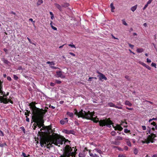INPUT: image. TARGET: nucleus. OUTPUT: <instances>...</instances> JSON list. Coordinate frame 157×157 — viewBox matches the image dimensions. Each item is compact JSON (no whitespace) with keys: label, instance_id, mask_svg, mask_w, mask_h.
<instances>
[{"label":"nucleus","instance_id":"1","mask_svg":"<svg viewBox=\"0 0 157 157\" xmlns=\"http://www.w3.org/2000/svg\"><path fill=\"white\" fill-rule=\"evenodd\" d=\"M74 114L78 116V117H81L83 119L90 120L93 121L94 122L97 123L99 122L100 126L103 127L107 126L109 128L111 127V124H113V122L111 121L109 118L101 120H98V119L97 117L94 118V112H90L88 111L87 112L81 109L79 112H78L76 109H75Z\"/></svg>","mask_w":157,"mask_h":157},{"label":"nucleus","instance_id":"2","mask_svg":"<svg viewBox=\"0 0 157 157\" xmlns=\"http://www.w3.org/2000/svg\"><path fill=\"white\" fill-rule=\"evenodd\" d=\"M67 141H69L68 140L65 139V138L63 136H60L56 134L53 136L47 142V148H49L52 147V144H54L56 145L60 146V144L62 145L63 142L64 143Z\"/></svg>","mask_w":157,"mask_h":157},{"label":"nucleus","instance_id":"3","mask_svg":"<svg viewBox=\"0 0 157 157\" xmlns=\"http://www.w3.org/2000/svg\"><path fill=\"white\" fill-rule=\"evenodd\" d=\"M46 113L40 114H39L32 116V119L33 121L36 123L37 126L39 128H40L41 127L43 128L44 121L43 120L44 115Z\"/></svg>","mask_w":157,"mask_h":157},{"label":"nucleus","instance_id":"4","mask_svg":"<svg viewBox=\"0 0 157 157\" xmlns=\"http://www.w3.org/2000/svg\"><path fill=\"white\" fill-rule=\"evenodd\" d=\"M76 154L75 152H73L72 149L69 145H67L63 149V154L59 157H73Z\"/></svg>","mask_w":157,"mask_h":157},{"label":"nucleus","instance_id":"5","mask_svg":"<svg viewBox=\"0 0 157 157\" xmlns=\"http://www.w3.org/2000/svg\"><path fill=\"white\" fill-rule=\"evenodd\" d=\"M36 102H32L29 104L30 108L32 110L33 116L42 113H46L47 112V109H40L37 108L35 105Z\"/></svg>","mask_w":157,"mask_h":157},{"label":"nucleus","instance_id":"6","mask_svg":"<svg viewBox=\"0 0 157 157\" xmlns=\"http://www.w3.org/2000/svg\"><path fill=\"white\" fill-rule=\"evenodd\" d=\"M156 137V136L155 134L151 133L150 135H149L147 136V140L149 142V143L150 142L153 143L154 142V140H155V138Z\"/></svg>","mask_w":157,"mask_h":157},{"label":"nucleus","instance_id":"7","mask_svg":"<svg viewBox=\"0 0 157 157\" xmlns=\"http://www.w3.org/2000/svg\"><path fill=\"white\" fill-rule=\"evenodd\" d=\"M97 73L100 75L99 76H98L99 77V80L102 81V80L103 79H104L105 80H107V78L102 73L99 72V71H97Z\"/></svg>","mask_w":157,"mask_h":157},{"label":"nucleus","instance_id":"8","mask_svg":"<svg viewBox=\"0 0 157 157\" xmlns=\"http://www.w3.org/2000/svg\"><path fill=\"white\" fill-rule=\"evenodd\" d=\"M107 106L110 107H113L119 109H122L123 108L121 106H118L115 105L112 102H108L107 104Z\"/></svg>","mask_w":157,"mask_h":157},{"label":"nucleus","instance_id":"9","mask_svg":"<svg viewBox=\"0 0 157 157\" xmlns=\"http://www.w3.org/2000/svg\"><path fill=\"white\" fill-rule=\"evenodd\" d=\"M56 74L57 77H60L61 78H65V75L63 74V72L61 71H57Z\"/></svg>","mask_w":157,"mask_h":157},{"label":"nucleus","instance_id":"10","mask_svg":"<svg viewBox=\"0 0 157 157\" xmlns=\"http://www.w3.org/2000/svg\"><path fill=\"white\" fill-rule=\"evenodd\" d=\"M113 124H112V126L114 128L115 130H118L119 131H121L123 130V128H122L120 125L117 124L116 126L115 127Z\"/></svg>","mask_w":157,"mask_h":157},{"label":"nucleus","instance_id":"11","mask_svg":"<svg viewBox=\"0 0 157 157\" xmlns=\"http://www.w3.org/2000/svg\"><path fill=\"white\" fill-rule=\"evenodd\" d=\"M63 132L67 134H74V131L73 130H68L67 129H64Z\"/></svg>","mask_w":157,"mask_h":157},{"label":"nucleus","instance_id":"12","mask_svg":"<svg viewBox=\"0 0 157 157\" xmlns=\"http://www.w3.org/2000/svg\"><path fill=\"white\" fill-rule=\"evenodd\" d=\"M139 63L140 64L142 65L144 67H146L149 70H151V68L148 65H147L144 63L142 62L141 61H140L139 62Z\"/></svg>","mask_w":157,"mask_h":157},{"label":"nucleus","instance_id":"13","mask_svg":"<svg viewBox=\"0 0 157 157\" xmlns=\"http://www.w3.org/2000/svg\"><path fill=\"white\" fill-rule=\"evenodd\" d=\"M87 154V152L85 151H83L82 152H80L78 155L79 157H85L86 155Z\"/></svg>","mask_w":157,"mask_h":157},{"label":"nucleus","instance_id":"14","mask_svg":"<svg viewBox=\"0 0 157 157\" xmlns=\"http://www.w3.org/2000/svg\"><path fill=\"white\" fill-rule=\"evenodd\" d=\"M68 122V120L67 118H65L64 119H62L60 121V123L61 124L63 125L66 123Z\"/></svg>","mask_w":157,"mask_h":157},{"label":"nucleus","instance_id":"15","mask_svg":"<svg viewBox=\"0 0 157 157\" xmlns=\"http://www.w3.org/2000/svg\"><path fill=\"white\" fill-rule=\"evenodd\" d=\"M54 5L56 7L59 9L60 11H62V7L59 4L56 3L54 4Z\"/></svg>","mask_w":157,"mask_h":157},{"label":"nucleus","instance_id":"16","mask_svg":"<svg viewBox=\"0 0 157 157\" xmlns=\"http://www.w3.org/2000/svg\"><path fill=\"white\" fill-rule=\"evenodd\" d=\"M125 141L127 145L131 147V144L130 142V140L128 139H125Z\"/></svg>","mask_w":157,"mask_h":157},{"label":"nucleus","instance_id":"17","mask_svg":"<svg viewBox=\"0 0 157 157\" xmlns=\"http://www.w3.org/2000/svg\"><path fill=\"white\" fill-rule=\"evenodd\" d=\"M89 153L90 155L92 157H99L98 155H96V154H93L91 153V150H89Z\"/></svg>","mask_w":157,"mask_h":157},{"label":"nucleus","instance_id":"18","mask_svg":"<svg viewBox=\"0 0 157 157\" xmlns=\"http://www.w3.org/2000/svg\"><path fill=\"white\" fill-rule=\"evenodd\" d=\"M111 143L112 144H115L116 145H119L120 144L121 142L118 141H112L111 142Z\"/></svg>","mask_w":157,"mask_h":157},{"label":"nucleus","instance_id":"19","mask_svg":"<svg viewBox=\"0 0 157 157\" xmlns=\"http://www.w3.org/2000/svg\"><path fill=\"white\" fill-rule=\"evenodd\" d=\"M94 151H95L96 152L99 153L100 154L101 156V157H102V156L101 155V154H102L103 153V152L101 150L97 148H95L94 149Z\"/></svg>","mask_w":157,"mask_h":157},{"label":"nucleus","instance_id":"20","mask_svg":"<svg viewBox=\"0 0 157 157\" xmlns=\"http://www.w3.org/2000/svg\"><path fill=\"white\" fill-rule=\"evenodd\" d=\"M1 59L4 63L8 64L10 63V62L8 60L6 59L5 58H2Z\"/></svg>","mask_w":157,"mask_h":157},{"label":"nucleus","instance_id":"21","mask_svg":"<svg viewBox=\"0 0 157 157\" xmlns=\"http://www.w3.org/2000/svg\"><path fill=\"white\" fill-rule=\"evenodd\" d=\"M125 104L126 105H128L129 106H131L132 105V104L128 100L126 101L125 102Z\"/></svg>","mask_w":157,"mask_h":157},{"label":"nucleus","instance_id":"22","mask_svg":"<svg viewBox=\"0 0 157 157\" xmlns=\"http://www.w3.org/2000/svg\"><path fill=\"white\" fill-rule=\"evenodd\" d=\"M3 101L2 102L4 104H6L8 103L9 99H7L6 98H2Z\"/></svg>","mask_w":157,"mask_h":157},{"label":"nucleus","instance_id":"23","mask_svg":"<svg viewBox=\"0 0 157 157\" xmlns=\"http://www.w3.org/2000/svg\"><path fill=\"white\" fill-rule=\"evenodd\" d=\"M127 123L125 121H121V125L123 126L124 127H127Z\"/></svg>","mask_w":157,"mask_h":157},{"label":"nucleus","instance_id":"24","mask_svg":"<svg viewBox=\"0 0 157 157\" xmlns=\"http://www.w3.org/2000/svg\"><path fill=\"white\" fill-rule=\"evenodd\" d=\"M67 114L71 118H72L73 117L74 114L72 113H71L69 112H67Z\"/></svg>","mask_w":157,"mask_h":157},{"label":"nucleus","instance_id":"25","mask_svg":"<svg viewBox=\"0 0 157 157\" xmlns=\"http://www.w3.org/2000/svg\"><path fill=\"white\" fill-rule=\"evenodd\" d=\"M110 7L111 8V11L112 12H114V10L115 9V8L113 6V3H111L110 5Z\"/></svg>","mask_w":157,"mask_h":157},{"label":"nucleus","instance_id":"26","mask_svg":"<svg viewBox=\"0 0 157 157\" xmlns=\"http://www.w3.org/2000/svg\"><path fill=\"white\" fill-rule=\"evenodd\" d=\"M61 5L62 7L66 8L69 6V4L68 3H65Z\"/></svg>","mask_w":157,"mask_h":157},{"label":"nucleus","instance_id":"27","mask_svg":"<svg viewBox=\"0 0 157 157\" xmlns=\"http://www.w3.org/2000/svg\"><path fill=\"white\" fill-rule=\"evenodd\" d=\"M137 7V5H135L131 8V10L133 12H134L136 9Z\"/></svg>","mask_w":157,"mask_h":157},{"label":"nucleus","instance_id":"28","mask_svg":"<svg viewBox=\"0 0 157 157\" xmlns=\"http://www.w3.org/2000/svg\"><path fill=\"white\" fill-rule=\"evenodd\" d=\"M43 3V0H38L36 4L38 6L40 5Z\"/></svg>","mask_w":157,"mask_h":157},{"label":"nucleus","instance_id":"29","mask_svg":"<svg viewBox=\"0 0 157 157\" xmlns=\"http://www.w3.org/2000/svg\"><path fill=\"white\" fill-rule=\"evenodd\" d=\"M137 52L139 53H141L143 52L144 49L142 48H138L137 49Z\"/></svg>","mask_w":157,"mask_h":157},{"label":"nucleus","instance_id":"30","mask_svg":"<svg viewBox=\"0 0 157 157\" xmlns=\"http://www.w3.org/2000/svg\"><path fill=\"white\" fill-rule=\"evenodd\" d=\"M46 129L48 130H52V126L51 125H49L46 127Z\"/></svg>","mask_w":157,"mask_h":157},{"label":"nucleus","instance_id":"31","mask_svg":"<svg viewBox=\"0 0 157 157\" xmlns=\"http://www.w3.org/2000/svg\"><path fill=\"white\" fill-rule=\"evenodd\" d=\"M142 142L143 144L146 143L148 144L149 143V142L147 139H145L144 141H142Z\"/></svg>","mask_w":157,"mask_h":157},{"label":"nucleus","instance_id":"32","mask_svg":"<svg viewBox=\"0 0 157 157\" xmlns=\"http://www.w3.org/2000/svg\"><path fill=\"white\" fill-rule=\"evenodd\" d=\"M135 155H137L138 152V150L137 148H135L133 151Z\"/></svg>","mask_w":157,"mask_h":157},{"label":"nucleus","instance_id":"33","mask_svg":"<svg viewBox=\"0 0 157 157\" xmlns=\"http://www.w3.org/2000/svg\"><path fill=\"white\" fill-rule=\"evenodd\" d=\"M124 132L126 133H130V131L129 130H128L127 128H125L124 129Z\"/></svg>","mask_w":157,"mask_h":157},{"label":"nucleus","instance_id":"34","mask_svg":"<svg viewBox=\"0 0 157 157\" xmlns=\"http://www.w3.org/2000/svg\"><path fill=\"white\" fill-rule=\"evenodd\" d=\"M27 112L25 113V115L26 116H29V114L30 113V111H28L27 110H26Z\"/></svg>","mask_w":157,"mask_h":157},{"label":"nucleus","instance_id":"35","mask_svg":"<svg viewBox=\"0 0 157 157\" xmlns=\"http://www.w3.org/2000/svg\"><path fill=\"white\" fill-rule=\"evenodd\" d=\"M122 140V137L120 136H117V138L116 139V140Z\"/></svg>","mask_w":157,"mask_h":157},{"label":"nucleus","instance_id":"36","mask_svg":"<svg viewBox=\"0 0 157 157\" xmlns=\"http://www.w3.org/2000/svg\"><path fill=\"white\" fill-rule=\"evenodd\" d=\"M116 132L114 131H113L111 132V134L112 136H115L116 135Z\"/></svg>","mask_w":157,"mask_h":157},{"label":"nucleus","instance_id":"37","mask_svg":"<svg viewBox=\"0 0 157 157\" xmlns=\"http://www.w3.org/2000/svg\"><path fill=\"white\" fill-rule=\"evenodd\" d=\"M33 126H34L33 129L34 130H36V128H37V125H36V123H35L33 124Z\"/></svg>","mask_w":157,"mask_h":157},{"label":"nucleus","instance_id":"38","mask_svg":"<svg viewBox=\"0 0 157 157\" xmlns=\"http://www.w3.org/2000/svg\"><path fill=\"white\" fill-rule=\"evenodd\" d=\"M5 146H7V144L5 143H4L1 144H0V147H3Z\"/></svg>","mask_w":157,"mask_h":157},{"label":"nucleus","instance_id":"39","mask_svg":"<svg viewBox=\"0 0 157 157\" xmlns=\"http://www.w3.org/2000/svg\"><path fill=\"white\" fill-rule=\"evenodd\" d=\"M13 78H14V79L15 80H18V78L16 75H13Z\"/></svg>","mask_w":157,"mask_h":157},{"label":"nucleus","instance_id":"40","mask_svg":"<svg viewBox=\"0 0 157 157\" xmlns=\"http://www.w3.org/2000/svg\"><path fill=\"white\" fill-rule=\"evenodd\" d=\"M122 21L123 24L126 26H127L128 25L126 23V22H125L124 20H122Z\"/></svg>","mask_w":157,"mask_h":157},{"label":"nucleus","instance_id":"41","mask_svg":"<svg viewBox=\"0 0 157 157\" xmlns=\"http://www.w3.org/2000/svg\"><path fill=\"white\" fill-rule=\"evenodd\" d=\"M72 44H73V43H72ZM68 45L71 47L72 48H76V47H75V45H74L73 44H68Z\"/></svg>","mask_w":157,"mask_h":157},{"label":"nucleus","instance_id":"42","mask_svg":"<svg viewBox=\"0 0 157 157\" xmlns=\"http://www.w3.org/2000/svg\"><path fill=\"white\" fill-rule=\"evenodd\" d=\"M55 82L56 83L58 84H60L61 83V81L58 80H56Z\"/></svg>","mask_w":157,"mask_h":157},{"label":"nucleus","instance_id":"43","mask_svg":"<svg viewBox=\"0 0 157 157\" xmlns=\"http://www.w3.org/2000/svg\"><path fill=\"white\" fill-rule=\"evenodd\" d=\"M0 136H4V133L0 130Z\"/></svg>","mask_w":157,"mask_h":157},{"label":"nucleus","instance_id":"44","mask_svg":"<svg viewBox=\"0 0 157 157\" xmlns=\"http://www.w3.org/2000/svg\"><path fill=\"white\" fill-rule=\"evenodd\" d=\"M151 66H152V67H155V68H156V64L154 63H151Z\"/></svg>","mask_w":157,"mask_h":157},{"label":"nucleus","instance_id":"45","mask_svg":"<svg viewBox=\"0 0 157 157\" xmlns=\"http://www.w3.org/2000/svg\"><path fill=\"white\" fill-rule=\"evenodd\" d=\"M46 63H47L49 64H50V63H52L53 64V65H54L55 64L54 62L53 61H52L51 62H50V61H47L46 62Z\"/></svg>","mask_w":157,"mask_h":157},{"label":"nucleus","instance_id":"46","mask_svg":"<svg viewBox=\"0 0 157 157\" xmlns=\"http://www.w3.org/2000/svg\"><path fill=\"white\" fill-rule=\"evenodd\" d=\"M125 78H126V79H127L128 80H130V78L129 77V76L128 75H125Z\"/></svg>","mask_w":157,"mask_h":157},{"label":"nucleus","instance_id":"47","mask_svg":"<svg viewBox=\"0 0 157 157\" xmlns=\"http://www.w3.org/2000/svg\"><path fill=\"white\" fill-rule=\"evenodd\" d=\"M129 46L131 48L133 49L134 48V46L130 44H128Z\"/></svg>","mask_w":157,"mask_h":157},{"label":"nucleus","instance_id":"48","mask_svg":"<svg viewBox=\"0 0 157 157\" xmlns=\"http://www.w3.org/2000/svg\"><path fill=\"white\" fill-rule=\"evenodd\" d=\"M51 28H52V29H54V30H57V28L55 27H54V26H53V25H52V26H51Z\"/></svg>","mask_w":157,"mask_h":157},{"label":"nucleus","instance_id":"49","mask_svg":"<svg viewBox=\"0 0 157 157\" xmlns=\"http://www.w3.org/2000/svg\"><path fill=\"white\" fill-rule=\"evenodd\" d=\"M117 149L118 150L120 151H123V149L119 147H117Z\"/></svg>","mask_w":157,"mask_h":157},{"label":"nucleus","instance_id":"50","mask_svg":"<svg viewBox=\"0 0 157 157\" xmlns=\"http://www.w3.org/2000/svg\"><path fill=\"white\" fill-rule=\"evenodd\" d=\"M21 129L24 132V133H25V129L24 127L22 126L21 127Z\"/></svg>","mask_w":157,"mask_h":157},{"label":"nucleus","instance_id":"51","mask_svg":"<svg viewBox=\"0 0 157 157\" xmlns=\"http://www.w3.org/2000/svg\"><path fill=\"white\" fill-rule=\"evenodd\" d=\"M148 6V4H146L145 5V6H144V7L143 8V10H145L147 7Z\"/></svg>","mask_w":157,"mask_h":157},{"label":"nucleus","instance_id":"52","mask_svg":"<svg viewBox=\"0 0 157 157\" xmlns=\"http://www.w3.org/2000/svg\"><path fill=\"white\" fill-rule=\"evenodd\" d=\"M124 149L125 151H127L128 150V147L127 146H125L124 147Z\"/></svg>","mask_w":157,"mask_h":157},{"label":"nucleus","instance_id":"53","mask_svg":"<svg viewBox=\"0 0 157 157\" xmlns=\"http://www.w3.org/2000/svg\"><path fill=\"white\" fill-rule=\"evenodd\" d=\"M7 79L9 81H11V78L10 76H7Z\"/></svg>","mask_w":157,"mask_h":157},{"label":"nucleus","instance_id":"54","mask_svg":"<svg viewBox=\"0 0 157 157\" xmlns=\"http://www.w3.org/2000/svg\"><path fill=\"white\" fill-rule=\"evenodd\" d=\"M142 128L144 130H145L146 129V128L145 126H142Z\"/></svg>","mask_w":157,"mask_h":157},{"label":"nucleus","instance_id":"55","mask_svg":"<svg viewBox=\"0 0 157 157\" xmlns=\"http://www.w3.org/2000/svg\"><path fill=\"white\" fill-rule=\"evenodd\" d=\"M2 98H3V97H2V96H1L0 97V101L1 103L2 102V101H3Z\"/></svg>","mask_w":157,"mask_h":157},{"label":"nucleus","instance_id":"56","mask_svg":"<svg viewBox=\"0 0 157 157\" xmlns=\"http://www.w3.org/2000/svg\"><path fill=\"white\" fill-rule=\"evenodd\" d=\"M152 0H149L147 2V4H148H148H150V3L151 2H152Z\"/></svg>","mask_w":157,"mask_h":157},{"label":"nucleus","instance_id":"57","mask_svg":"<svg viewBox=\"0 0 157 157\" xmlns=\"http://www.w3.org/2000/svg\"><path fill=\"white\" fill-rule=\"evenodd\" d=\"M22 155L24 157H27V155L24 152H22Z\"/></svg>","mask_w":157,"mask_h":157},{"label":"nucleus","instance_id":"58","mask_svg":"<svg viewBox=\"0 0 157 157\" xmlns=\"http://www.w3.org/2000/svg\"><path fill=\"white\" fill-rule=\"evenodd\" d=\"M50 85L52 86H54L55 85V84L53 82H51L50 83Z\"/></svg>","mask_w":157,"mask_h":157},{"label":"nucleus","instance_id":"59","mask_svg":"<svg viewBox=\"0 0 157 157\" xmlns=\"http://www.w3.org/2000/svg\"><path fill=\"white\" fill-rule=\"evenodd\" d=\"M3 50L6 52V54L7 53L8 50L7 49H6V48H4L3 49Z\"/></svg>","mask_w":157,"mask_h":157},{"label":"nucleus","instance_id":"60","mask_svg":"<svg viewBox=\"0 0 157 157\" xmlns=\"http://www.w3.org/2000/svg\"><path fill=\"white\" fill-rule=\"evenodd\" d=\"M147 62L148 63H150L151 62V61L150 59H149L148 58H147Z\"/></svg>","mask_w":157,"mask_h":157},{"label":"nucleus","instance_id":"61","mask_svg":"<svg viewBox=\"0 0 157 157\" xmlns=\"http://www.w3.org/2000/svg\"><path fill=\"white\" fill-rule=\"evenodd\" d=\"M26 121L27 122H29V118L27 116H26Z\"/></svg>","mask_w":157,"mask_h":157},{"label":"nucleus","instance_id":"62","mask_svg":"<svg viewBox=\"0 0 157 157\" xmlns=\"http://www.w3.org/2000/svg\"><path fill=\"white\" fill-rule=\"evenodd\" d=\"M151 124L153 125L154 126L156 124V123L155 122L153 121L151 123Z\"/></svg>","mask_w":157,"mask_h":157},{"label":"nucleus","instance_id":"63","mask_svg":"<svg viewBox=\"0 0 157 157\" xmlns=\"http://www.w3.org/2000/svg\"><path fill=\"white\" fill-rule=\"evenodd\" d=\"M69 54H70V55H72V56H75V54H74V53H73L72 52H70L69 53Z\"/></svg>","mask_w":157,"mask_h":157},{"label":"nucleus","instance_id":"64","mask_svg":"<svg viewBox=\"0 0 157 157\" xmlns=\"http://www.w3.org/2000/svg\"><path fill=\"white\" fill-rule=\"evenodd\" d=\"M88 150L87 148V147H85L84 149V150L83 151H88L89 150Z\"/></svg>","mask_w":157,"mask_h":157}]
</instances>
